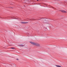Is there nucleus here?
I'll list each match as a JSON object with an SVG mask.
<instances>
[{"instance_id": "obj_1", "label": "nucleus", "mask_w": 67, "mask_h": 67, "mask_svg": "<svg viewBox=\"0 0 67 67\" xmlns=\"http://www.w3.org/2000/svg\"><path fill=\"white\" fill-rule=\"evenodd\" d=\"M40 20H42V22H44V23H47L46 22L47 21H49L50 19H43V18H41L40 19Z\"/></svg>"}, {"instance_id": "obj_2", "label": "nucleus", "mask_w": 67, "mask_h": 67, "mask_svg": "<svg viewBox=\"0 0 67 67\" xmlns=\"http://www.w3.org/2000/svg\"><path fill=\"white\" fill-rule=\"evenodd\" d=\"M30 43L31 44H32V45H35L36 46H40V44L38 43H35L34 42H30Z\"/></svg>"}, {"instance_id": "obj_3", "label": "nucleus", "mask_w": 67, "mask_h": 67, "mask_svg": "<svg viewBox=\"0 0 67 67\" xmlns=\"http://www.w3.org/2000/svg\"><path fill=\"white\" fill-rule=\"evenodd\" d=\"M61 12H63V13H66V12H67L66 11L64 10H62Z\"/></svg>"}, {"instance_id": "obj_4", "label": "nucleus", "mask_w": 67, "mask_h": 67, "mask_svg": "<svg viewBox=\"0 0 67 67\" xmlns=\"http://www.w3.org/2000/svg\"><path fill=\"white\" fill-rule=\"evenodd\" d=\"M30 20H31V21H33L34 20H35V19H30Z\"/></svg>"}, {"instance_id": "obj_5", "label": "nucleus", "mask_w": 67, "mask_h": 67, "mask_svg": "<svg viewBox=\"0 0 67 67\" xmlns=\"http://www.w3.org/2000/svg\"><path fill=\"white\" fill-rule=\"evenodd\" d=\"M22 23L23 24H25V23H27V22H22Z\"/></svg>"}, {"instance_id": "obj_6", "label": "nucleus", "mask_w": 67, "mask_h": 67, "mask_svg": "<svg viewBox=\"0 0 67 67\" xmlns=\"http://www.w3.org/2000/svg\"><path fill=\"white\" fill-rule=\"evenodd\" d=\"M20 46H21V47L23 46V45H22V44H21L20 45Z\"/></svg>"}, {"instance_id": "obj_7", "label": "nucleus", "mask_w": 67, "mask_h": 67, "mask_svg": "<svg viewBox=\"0 0 67 67\" xmlns=\"http://www.w3.org/2000/svg\"><path fill=\"white\" fill-rule=\"evenodd\" d=\"M11 48V49H14V48H13V47Z\"/></svg>"}, {"instance_id": "obj_8", "label": "nucleus", "mask_w": 67, "mask_h": 67, "mask_svg": "<svg viewBox=\"0 0 67 67\" xmlns=\"http://www.w3.org/2000/svg\"><path fill=\"white\" fill-rule=\"evenodd\" d=\"M51 27H53V26H52V25H51Z\"/></svg>"}, {"instance_id": "obj_9", "label": "nucleus", "mask_w": 67, "mask_h": 67, "mask_svg": "<svg viewBox=\"0 0 67 67\" xmlns=\"http://www.w3.org/2000/svg\"><path fill=\"white\" fill-rule=\"evenodd\" d=\"M17 60H19V59H17Z\"/></svg>"}, {"instance_id": "obj_10", "label": "nucleus", "mask_w": 67, "mask_h": 67, "mask_svg": "<svg viewBox=\"0 0 67 67\" xmlns=\"http://www.w3.org/2000/svg\"><path fill=\"white\" fill-rule=\"evenodd\" d=\"M18 20L19 21H21V20Z\"/></svg>"}, {"instance_id": "obj_11", "label": "nucleus", "mask_w": 67, "mask_h": 67, "mask_svg": "<svg viewBox=\"0 0 67 67\" xmlns=\"http://www.w3.org/2000/svg\"><path fill=\"white\" fill-rule=\"evenodd\" d=\"M10 8H13L12 7H10Z\"/></svg>"}, {"instance_id": "obj_12", "label": "nucleus", "mask_w": 67, "mask_h": 67, "mask_svg": "<svg viewBox=\"0 0 67 67\" xmlns=\"http://www.w3.org/2000/svg\"><path fill=\"white\" fill-rule=\"evenodd\" d=\"M37 1H38V0H37Z\"/></svg>"}]
</instances>
